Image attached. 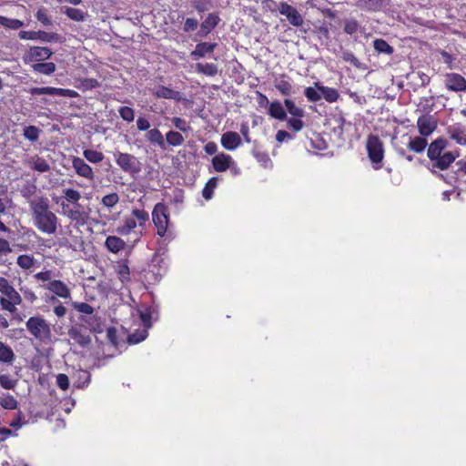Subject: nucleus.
<instances>
[{
	"label": "nucleus",
	"instance_id": "obj_45",
	"mask_svg": "<svg viewBox=\"0 0 466 466\" xmlns=\"http://www.w3.org/2000/svg\"><path fill=\"white\" fill-rule=\"evenodd\" d=\"M284 105L288 110V112L296 117H303L304 116V110L301 107H299L295 105L294 101L289 98H286L284 100Z\"/></svg>",
	"mask_w": 466,
	"mask_h": 466
},
{
	"label": "nucleus",
	"instance_id": "obj_60",
	"mask_svg": "<svg viewBox=\"0 0 466 466\" xmlns=\"http://www.w3.org/2000/svg\"><path fill=\"white\" fill-rule=\"evenodd\" d=\"M35 17L44 25H50L52 24V21H51L50 17L47 15V11L44 7L39 8L37 10V12L35 14Z\"/></svg>",
	"mask_w": 466,
	"mask_h": 466
},
{
	"label": "nucleus",
	"instance_id": "obj_18",
	"mask_svg": "<svg viewBox=\"0 0 466 466\" xmlns=\"http://www.w3.org/2000/svg\"><path fill=\"white\" fill-rule=\"evenodd\" d=\"M213 168L216 172H225L231 166L235 165V161L232 157L224 152L215 155L211 160Z\"/></svg>",
	"mask_w": 466,
	"mask_h": 466
},
{
	"label": "nucleus",
	"instance_id": "obj_23",
	"mask_svg": "<svg viewBox=\"0 0 466 466\" xmlns=\"http://www.w3.org/2000/svg\"><path fill=\"white\" fill-rule=\"evenodd\" d=\"M450 137L458 144L466 145V128L459 124L449 127Z\"/></svg>",
	"mask_w": 466,
	"mask_h": 466
},
{
	"label": "nucleus",
	"instance_id": "obj_15",
	"mask_svg": "<svg viewBox=\"0 0 466 466\" xmlns=\"http://www.w3.org/2000/svg\"><path fill=\"white\" fill-rule=\"evenodd\" d=\"M53 55L50 48L46 46H33L30 47L25 56V62H41L49 59Z\"/></svg>",
	"mask_w": 466,
	"mask_h": 466
},
{
	"label": "nucleus",
	"instance_id": "obj_3",
	"mask_svg": "<svg viewBox=\"0 0 466 466\" xmlns=\"http://www.w3.org/2000/svg\"><path fill=\"white\" fill-rule=\"evenodd\" d=\"M0 305L10 313L16 311V307L22 303V297L7 279L0 277Z\"/></svg>",
	"mask_w": 466,
	"mask_h": 466
},
{
	"label": "nucleus",
	"instance_id": "obj_30",
	"mask_svg": "<svg viewBox=\"0 0 466 466\" xmlns=\"http://www.w3.org/2000/svg\"><path fill=\"white\" fill-rule=\"evenodd\" d=\"M220 18L216 13H210L201 23L200 27L204 35L209 34L219 23Z\"/></svg>",
	"mask_w": 466,
	"mask_h": 466
},
{
	"label": "nucleus",
	"instance_id": "obj_10",
	"mask_svg": "<svg viewBox=\"0 0 466 466\" xmlns=\"http://www.w3.org/2000/svg\"><path fill=\"white\" fill-rule=\"evenodd\" d=\"M81 193L72 187L63 189L62 200L60 202L61 209L63 210V205L66 206L69 210H77L81 208H86L80 204Z\"/></svg>",
	"mask_w": 466,
	"mask_h": 466
},
{
	"label": "nucleus",
	"instance_id": "obj_56",
	"mask_svg": "<svg viewBox=\"0 0 466 466\" xmlns=\"http://www.w3.org/2000/svg\"><path fill=\"white\" fill-rule=\"evenodd\" d=\"M17 383L16 380L11 378L8 374L0 375V385L5 390H13L15 388Z\"/></svg>",
	"mask_w": 466,
	"mask_h": 466
},
{
	"label": "nucleus",
	"instance_id": "obj_24",
	"mask_svg": "<svg viewBox=\"0 0 466 466\" xmlns=\"http://www.w3.org/2000/svg\"><path fill=\"white\" fill-rule=\"evenodd\" d=\"M287 78L288 76L285 74L281 75L279 79L275 80L274 86L282 96H289L292 94L293 86Z\"/></svg>",
	"mask_w": 466,
	"mask_h": 466
},
{
	"label": "nucleus",
	"instance_id": "obj_25",
	"mask_svg": "<svg viewBox=\"0 0 466 466\" xmlns=\"http://www.w3.org/2000/svg\"><path fill=\"white\" fill-rule=\"evenodd\" d=\"M428 146L426 137L422 136L409 137L407 147L414 153H422Z\"/></svg>",
	"mask_w": 466,
	"mask_h": 466
},
{
	"label": "nucleus",
	"instance_id": "obj_53",
	"mask_svg": "<svg viewBox=\"0 0 466 466\" xmlns=\"http://www.w3.org/2000/svg\"><path fill=\"white\" fill-rule=\"evenodd\" d=\"M65 14L70 19L76 21V22L84 21V19H85V13L78 8L66 7Z\"/></svg>",
	"mask_w": 466,
	"mask_h": 466
},
{
	"label": "nucleus",
	"instance_id": "obj_20",
	"mask_svg": "<svg viewBox=\"0 0 466 466\" xmlns=\"http://www.w3.org/2000/svg\"><path fill=\"white\" fill-rule=\"evenodd\" d=\"M156 98L172 99L179 102L182 99L181 93L165 86H157L151 89Z\"/></svg>",
	"mask_w": 466,
	"mask_h": 466
},
{
	"label": "nucleus",
	"instance_id": "obj_7",
	"mask_svg": "<svg viewBox=\"0 0 466 466\" xmlns=\"http://www.w3.org/2000/svg\"><path fill=\"white\" fill-rule=\"evenodd\" d=\"M152 220L157 228V235L161 238L165 237L169 224V213L167 207L164 203L159 202L154 206Z\"/></svg>",
	"mask_w": 466,
	"mask_h": 466
},
{
	"label": "nucleus",
	"instance_id": "obj_27",
	"mask_svg": "<svg viewBox=\"0 0 466 466\" xmlns=\"http://www.w3.org/2000/svg\"><path fill=\"white\" fill-rule=\"evenodd\" d=\"M106 248L112 253H118L126 248V242L119 237L108 236L105 241Z\"/></svg>",
	"mask_w": 466,
	"mask_h": 466
},
{
	"label": "nucleus",
	"instance_id": "obj_36",
	"mask_svg": "<svg viewBox=\"0 0 466 466\" xmlns=\"http://www.w3.org/2000/svg\"><path fill=\"white\" fill-rule=\"evenodd\" d=\"M185 141L184 137L177 131L170 130L166 134V145L171 147H179L181 146Z\"/></svg>",
	"mask_w": 466,
	"mask_h": 466
},
{
	"label": "nucleus",
	"instance_id": "obj_62",
	"mask_svg": "<svg viewBox=\"0 0 466 466\" xmlns=\"http://www.w3.org/2000/svg\"><path fill=\"white\" fill-rule=\"evenodd\" d=\"M74 308L80 313L91 315L94 313V308L86 302H75Z\"/></svg>",
	"mask_w": 466,
	"mask_h": 466
},
{
	"label": "nucleus",
	"instance_id": "obj_55",
	"mask_svg": "<svg viewBox=\"0 0 466 466\" xmlns=\"http://www.w3.org/2000/svg\"><path fill=\"white\" fill-rule=\"evenodd\" d=\"M100 86L99 82L96 78H82L79 79L78 87L83 90H92Z\"/></svg>",
	"mask_w": 466,
	"mask_h": 466
},
{
	"label": "nucleus",
	"instance_id": "obj_43",
	"mask_svg": "<svg viewBox=\"0 0 466 466\" xmlns=\"http://www.w3.org/2000/svg\"><path fill=\"white\" fill-rule=\"evenodd\" d=\"M0 25L9 29L17 30L24 25V23L19 19L0 15Z\"/></svg>",
	"mask_w": 466,
	"mask_h": 466
},
{
	"label": "nucleus",
	"instance_id": "obj_63",
	"mask_svg": "<svg viewBox=\"0 0 466 466\" xmlns=\"http://www.w3.org/2000/svg\"><path fill=\"white\" fill-rule=\"evenodd\" d=\"M20 290L25 298V299L30 303H34L37 299V296L35 291L27 287L20 288Z\"/></svg>",
	"mask_w": 466,
	"mask_h": 466
},
{
	"label": "nucleus",
	"instance_id": "obj_51",
	"mask_svg": "<svg viewBox=\"0 0 466 466\" xmlns=\"http://www.w3.org/2000/svg\"><path fill=\"white\" fill-rule=\"evenodd\" d=\"M40 134V129L35 126H28L24 128V137L31 142H35Z\"/></svg>",
	"mask_w": 466,
	"mask_h": 466
},
{
	"label": "nucleus",
	"instance_id": "obj_16",
	"mask_svg": "<svg viewBox=\"0 0 466 466\" xmlns=\"http://www.w3.org/2000/svg\"><path fill=\"white\" fill-rule=\"evenodd\" d=\"M445 86L454 92L466 91V79L458 73L445 75Z\"/></svg>",
	"mask_w": 466,
	"mask_h": 466
},
{
	"label": "nucleus",
	"instance_id": "obj_17",
	"mask_svg": "<svg viewBox=\"0 0 466 466\" xmlns=\"http://www.w3.org/2000/svg\"><path fill=\"white\" fill-rule=\"evenodd\" d=\"M420 135L426 137L437 128V122L431 115H422L417 120Z\"/></svg>",
	"mask_w": 466,
	"mask_h": 466
},
{
	"label": "nucleus",
	"instance_id": "obj_28",
	"mask_svg": "<svg viewBox=\"0 0 466 466\" xmlns=\"http://www.w3.org/2000/svg\"><path fill=\"white\" fill-rule=\"evenodd\" d=\"M268 113L272 118L277 120L284 121L287 119V113L281 103L278 100L269 104Z\"/></svg>",
	"mask_w": 466,
	"mask_h": 466
},
{
	"label": "nucleus",
	"instance_id": "obj_1",
	"mask_svg": "<svg viewBox=\"0 0 466 466\" xmlns=\"http://www.w3.org/2000/svg\"><path fill=\"white\" fill-rule=\"evenodd\" d=\"M34 227L41 233L54 235L59 227V219L52 211L49 200L41 196L28 200Z\"/></svg>",
	"mask_w": 466,
	"mask_h": 466
},
{
	"label": "nucleus",
	"instance_id": "obj_12",
	"mask_svg": "<svg viewBox=\"0 0 466 466\" xmlns=\"http://www.w3.org/2000/svg\"><path fill=\"white\" fill-rule=\"evenodd\" d=\"M46 289L54 294L49 299L52 303L58 302L56 297L65 299L71 298L69 288L62 280L55 279L49 281L46 285Z\"/></svg>",
	"mask_w": 466,
	"mask_h": 466
},
{
	"label": "nucleus",
	"instance_id": "obj_54",
	"mask_svg": "<svg viewBox=\"0 0 466 466\" xmlns=\"http://www.w3.org/2000/svg\"><path fill=\"white\" fill-rule=\"evenodd\" d=\"M143 310H139V318L146 329H149L152 326L151 319L152 312L150 307H144Z\"/></svg>",
	"mask_w": 466,
	"mask_h": 466
},
{
	"label": "nucleus",
	"instance_id": "obj_57",
	"mask_svg": "<svg viewBox=\"0 0 466 466\" xmlns=\"http://www.w3.org/2000/svg\"><path fill=\"white\" fill-rule=\"evenodd\" d=\"M301 117H287V126L289 129L293 130L294 132L300 131L304 127V122L300 119Z\"/></svg>",
	"mask_w": 466,
	"mask_h": 466
},
{
	"label": "nucleus",
	"instance_id": "obj_39",
	"mask_svg": "<svg viewBox=\"0 0 466 466\" xmlns=\"http://www.w3.org/2000/svg\"><path fill=\"white\" fill-rule=\"evenodd\" d=\"M84 157L90 163L98 164L103 161L105 156L101 151L95 149H85L83 151Z\"/></svg>",
	"mask_w": 466,
	"mask_h": 466
},
{
	"label": "nucleus",
	"instance_id": "obj_41",
	"mask_svg": "<svg viewBox=\"0 0 466 466\" xmlns=\"http://www.w3.org/2000/svg\"><path fill=\"white\" fill-rule=\"evenodd\" d=\"M137 220L135 218L128 217L124 220V224L121 227L117 228V232L121 235H128L132 230L137 228Z\"/></svg>",
	"mask_w": 466,
	"mask_h": 466
},
{
	"label": "nucleus",
	"instance_id": "obj_52",
	"mask_svg": "<svg viewBox=\"0 0 466 466\" xmlns=\"http://www.w3.org/2000/svg\"><path fill=\"white\" fill-rule=\"evenodd\" d=\"M360 27V23L356 19L350 18L345 21L343 30L347 35H352L359 31Z\"/></svg>",
	"mask_w": 466,
	"mask_h": 466
},
{
	"label": "nucleus",
	"instance_id": "obj_21",
	"mask_svg": "<svg viewBox=\"0 0 466 466\" xmlns=\"http://www.w3.org/2000/svg\"><path fill=\"white\" fill-rule=\"evenodd\" d=\"M68 335L70 339L75 341V343L82 347L87 346L91 342L90 336L84 329L78 326H74L69 329Z\"/></svg>",
	"mask_w": 466,
	"mask_h": 466
},
{
	"label": "nucleus",
	"instance_id": "obj_42",
	"mask_svg": "<svg viewBox=\"0 0 466 466\" xmlns=\"http://www.w3.org/2000/svg\"><path fill=\"white\" fill-rule=\"evenodd\" d=\"M218 178L210 177L206 183L204 188L202 189V196L205 199L209 200L212 198L214 194V189L217 187Z\"/></svg>",
	"mask_w": 466,
	"mask_h": 466
},
{
	"label": "nucleus",
	"instance_id": "obj_61",
	"mask_svg": "<svg viewBox=\"0 0 466 466\" xmlns=\"http://www.w3.org/2000/svg\"><path fill=\"white\" fill-rule=\"evenodd\" d=\"M341 57L345 62L350 63L355 67H357V68L361 67V63L360 62V60L355 56V55L351 51L343 52Z\"/></svg>",
	"mask_w": 466,
	"mask_h": 466
},
{
	"label": "nucleus",
	"instance_id": "obj_8",
	"mask_svg": "<svg viewBox=\"0 0 466 466\" xmlns=\"http://www.w3.org/2000/svg\"><path fill=\"white\" fill-rule=\"evenodd\" d=\"M29 94L32 96L38 95H49V96H59L70 98H76L79 95L76 91L73 89H66L60 87H53V86H43V87H31L27 90Z\"/></svg>",
	"mask_w": 466,
	"mask_h": 466
},
{
	"label": "nucleus",
	"instance_id": "obj_34",
	"mask_svg": "<svg viewBox=\"0 0 466 466\" xmlns=\"http://www.w3.org/2000/svg\"><path fill=\"white\" fill-rule=\"evenodd\" d=\"M32 69L35 72H38L46 76H50L55 73L56 66L53 62H39L33 64Z\"/></svg>",
	"mask_w": 466,
	"mask_h": 466
},
{
	"label": "nucleus",
	"instance_id": "obj_5",
	"mask_svg": "<svg viewBox=\"0 0 466 466\" xmlns=\"http://www.w3.org/2000/svg\"><path fill=\"white\" fill-rule=\"evenodd\" d=\"M368 157L371 161L374 169L381 168V162L384 158V145L376 135H369L366 142Z\"/></svg>",
	"mask_w": 466,
	"mask_h": 466
},
{
	"label": "nucleus",
	"instance_id": "obj_64",
	"mask_svg": "<svg viewBox=\"0 0 466 466\" xmlns=\"http://www.w3.org/2000/svg\"><path fill=\"white\" fill-rule=\"evenodd\" d=\"M56 384L63 390H68V388H69V378H68V376L64 374V373H59L56 376Z\"/></svg>",
	"mask_w": 466,
	"mask_h": 466
},
{
	"label": "nucleus",
	"instance_id": "obj_40",
	"mask_svg": "<svg viewBox=\"0 0 466 466\" xmlns=\"http://www.w3.org/2000/svg\"><path fill=\"white\" fill-rule=\"evenodd\" d=\"M35 259L33 255L23 254L16 258L17 265L25 270L31 269L35 266Z\"/></svg>",
	"mask_w": 466,
	"mask_h": 466
},
{
	"label": "nucleus",
	"instance_id": "obj_9",
	"mask_svg": "<svg viewBox=\"0 0 466 466\" xmlns=\"http://www.w3.org/2000/svg\"><path fill=\"white\" fill-rule=\"evenodd\" d=\"M67 205H63V215L67 218L76 227H84L90 219V208L77 210H69Z\"/></svg>",
	"mask_w": 466,
	"mask_h": 466
},
{
	"label": "nucleus",
	"instance_id": "obj_47",
	"mask_svg": "<svg viewBox=\"0 0 466 466\" xmlns=\"http://www.w3.org/2000/svg\"><path fill=\"white\" fill-rule=\"evenodd\" d=\"M147 329H137L127 337V341L130 344H137L143 341L147 337Z\"/></svg>",
	"mask_w": 466,
	"mask_h": 466
},
{
	"label": "nucleus",
	"instance_id": "obj_2",
	"mask_svg": "<svg viewBox=\"0 0 466 466\" xmlns=\"http://www.w3.org/2000/svg\"><path fill=\"white\" fill-rule=\"evenodd\" d=\"M446 147L447 141L441 137L433 140L429 145L427 156L433 168L446 170L457 158L458 154L454 152H443Z\"/></svg>",
	"mask_w": 466,
	"mask_h": 466
},
{
	"label": "nucleus",
	"instance_id": "obj_26",
	"mask_svg": "<svg viewBox=\"0 0 466 466\" xmlns=\"http://www.w3.org/2000/svg\"><path fill=\"white\" fill-rule=\"evenodd\" d=\"M146 139L152 145L157 146L162 149H166L165 138L157 128L149 129L146 134Z\"/></svg>",
	"mask_w": 466,
	"mask_h": 466
},
{
	"label": "nucleus",
	"instance_id": "obj_33",
	"mask_svg": "<svg viewBox=\"0 0 466 466\" xmlns=\"http://www.w3.org/2000/svg\"><path fill=\"white\" fill-rule=\"evenodd\" d=\"M217 46V43L202 42L196 46L195 50L192 52V56L203 57L207 54L213 53Z\"/></svg>",
	"mask_w": 466,
	"mask_h": 466
},
{
	"label": "nucleus",
	"instance_id": "obj_14",
	"mask_svg": "<svg viewBox=\"0 0 466 466\" xmlns=\"http://www.w3.org/2000/svg\"><path fill=\"white\" fill-rule=\"evenodd\" d=\"M72 167L77 176L84 177L89 181H94L96 178L93 168L86 163V161L79 157H74L72 159Z\"/></svg>",
	"mask_w": 466,
	"mask_h": 466
},
{
	"label": "nucleus",
	"instance_id": "obj_29",
	"mask_svg": "<svg viewBox=\"0 0 466 466\" xmlns=\"http://www.w3.org/2000/svg\"><path fill=\"white\" fill-rule=\"evenodd\" d=\"M383 5V0H357L356 6L368 12H378Z\"/></svg>",
	"mask_w": 466,
	"mask_h": 466
},
{
	"label": "nucleus",
	"instance_id": "obj_48",
	"mask_svg": "<svg viewBox=\"0 0 466 466\" xmlns=\"http://www.w3.org/2000/svg\"><path fill=\"white\" fill-rule=\"evenodd\" d=\"M0 405L5 410H16L18 407V402L13 395L5 394L0 399Z\"/></svg>",
	"mask_w": 466,
	"mask_h": 466
},
{
	"label": "nucleus",
	"instance_id": "obj_58",
	"mask_svg": "<svg viewBox=\"0 0 466 466\" xmlns=\"http://www.w3.org/2000/svg\"><path fill=\"white\" fill-rule=\"evenodd\" d=\"M171 121L176 128L184 133H187L190 130L189 124L182 117L174 116Z\"/></svg>",
	"mask_w": 466,
	"mask_h": 466
},
{
	"label": "nucleus",
	"instance_id": "obj_31",
	"mask_svg": "<svg viewBox=\"0 0 466 466\" xmlns=\"http://www.w3.org/2000/svg\"><path fill=\"white\" fill-rule=\"evenodd\" d=\"M315 86L327 102L334 103L339 99V94L337 89L329 86H320L319 83H315Z\"/></svg>",
	"mask_w": 466,
	"mask_h": 466
},
{
	"label": "nucleus",
	"instance_id": "obj_49",
	"mask_svg": "<svg viewBox=\"0 0 466 466\" xmlns=\"http://www.w3.org/2000/svg\"><path fill=\"white\" fill-rule=\"evenodd\" d=\"M118 113H119V116L120 117L127 122V123H131L134 121L135 119V111L132 107L130 106H122L118 108Z\"/></svg>",
	"mask_w": 466,
	"mask_h": 466
},
{
	"label": "nucleus",
	"instance_id": "obj_59",
	"mask_svg": "<svg viewBox=\"0 0 466 466\" xmlns=\"http://www.w3.org/2000/svg\"><path fill=\"white\" fill-rule=\"evenodd\" d=\"M304 94L309 102H318L321 99V95L319 93V91L311 86L306 87Z\"/></svg>",
	"mask_w": 466,
	"mask_h": 466
},
{
	"label": "nucleus",
	"instance_id": "obj_38",
	"mask_svg": "<svg viewBox=\"0 0 466 466\" xmlns=\"http://www.w3.org/2000/svg\"><path fill=\"white\" fill-rule=\"evenodd\" d=\"M116 273L122 283L130 280V270L127 261H119L116 266Z\"/></svg>",
	"mask_w": 466,
	"mask_h": 466
},
{
	"label": "nucleus",
	"instance_id": "obj_22",
	"mask_svg": "<svg viewBox=\"0 0 466 466\" xmlns=\"http://www.w3.org/2000/svg\"><path fill=\"white\" fill-rule=\"evenodd\" d=\"M25 164L34 171L46 173L50 170L49 163L42 157L35 155L26 159Z\"/></svg>",
	"mask_w": 466,
	"mask_h": 466
},
{
	"label": "nucleus",
	"instance_id": "obj_37",
	"mask_svg": "<svg viewBox=\"0 0 466 466\" xmlns=\"http://www.w3.org/2000/svg\"><path fill=\"white\" fill-rule=\"evenodd\" d=\"M196 70L198 73L203 74L208 76H214L218 74V66L213 63H198L196 65Z\"/></svg>",
	"mask_w": 466,
	"mask_h": 466
},
{
	"label": "nucleus",
	"instance_id": "obj_44",
	"mask_svg": "<svg viewBox=\"0 0 466 466\" xmlns=\"http://www.w3.org/2000/svg\"><path fill=\"white\" fill-rule=\"evenodd\" d=\"M132 216L137 220V225L139 227H145L146 223L149 219V214L145 209L133 208Z\"/></svg>",
	"mask_w": 466,
	"mask_h": 466
},
{
	"label": "nucleus",
	"instance_id": "obj_6",
	"mask_svg": "<svg viewBox=\"0 0 466 466\" xmlns=\"http://www.w3.org/2000/svg\"><path fill=\"white\" fill-rule=\"evenodd\" d=\"M114 159L120 169L131 176L137 175L141 171V163L137 157L129 153L116 151Z\"/></svg>",
	"mask_w": 466,
	"mask_h": 466
},
{
	"label": "nucleus",
	"instance_id": "obj_4",
	"mask_svg": "<svg viewBox=\"0 0 466 466\" xmlns=\"http://www.w3.org/2000/svg\"><path fill=\"white\" fill-rule=\"evenodd\" d=\"M28 332L37 340L47 342L51 339L52 332L49 323L42 316L30 317L26 323Z\"/></svg>",
	"mask_w": 466,
	"mask_h": 466
},
{
	"label": "nucleus",
	"instance_id": "obj_11",
	"mask_svg": "<svg viewBox=\"0 0 466 466\" xmlns=\"http://www.w3.org/2000/svg\"><path fill=\"white\" fill-rule=\"evenodd\" d=\"M278 10L280 15H285L289 23L295 26L299 27L304 24V18L296 7L288 4L287 2H280L278 5Z\"/></svg>",
	"mask_w": 466,
	"mask_h": 466
},
{
	"label": "nucleus",
	"instance_id": "obj_35",
	"mask_svg": "<svg viewBox=\"0 0 466 466\" xmlns=\"http://www.w3.org/2000/svg\"><path fill=\"white\" fill-rule=\"evenodd\" d=\"M373 47L379 54L392 55L394 52V48L382 38L374 39Z\"/></svg>",
	"mask_w": 466,
	"mask_h": 466
},
{
	"label": "nucleus",
	"instance_id": "obj_32",
	"mask_svg": "<svg viewBox=\"0 0 466 466\" xmlns=\"http://www.w3.org/2000/svg\"><path fill=\"white\" fill-rule=\"evenodd\" d=\"M15 353L10 346L0 341V362L12 364L15 360Z\"/></svg>",
	"mask_w": 466,
	"mask_h": 466
},
{
	"label": "nucleus",
	"instance_id": "obj_46",
	"mask_svg": "<svg viewBox=\"0 0 466 466\" xmlns=\"http://www.w3.org/2000/svg\"><path fill=\"white\" fill-rule=\"evenodd\" d=\"M36 39L41 40L42 42H62L60 35L54 32H46V31H37Z\"/></svg>",
	"mask_w": 466,
	"mask_h": 466
},
{
	"label": "nucleus",
	"instance_id": "obj_13",
	"mask_svg": "<svg viewBox=\"0 0 466 466\" xmlns=\"http://www.w3.org/2000/svg\"><path fill=\"white\" fill-rule=\"evenodd\" d=\"M21 238L25 241V243L17 244V248L19 250H30L35 248V240L42 241L43 238L31 228L22 227L21 228Z\"/></svg>",
	"mask_w": 466,
	"mask_h": 466
},
{
	"label": "nucleus",
	"instance_id": "obj_19",
	"mask_svg": "<svg viewBox=\"0 0 466 466\" xmlns=\"http://www.w3.org/2000/svg\"><path fill=\"white\" fill-rule=\"evenodd\" d=\"M220 143L225 149L234 151L241 146L242 140L237 132L227 131L222 134Z\"/></svg>",
	"mask_w": 466,
	"mask_h": 466
},
{
	"label": "nucleus",
	"instance_id": "obj_50",
	"mask_svg": "<svg viewBox=\"0 0 466 466\" xmlns=\"http://www.w3.org/2000/svg\"><path fill=\"white\" fill-rule=\"evenodd\" d=\"M119 202V196L117 193L113 192L104 196L101 199V204L107 208H112Z\"/></svg>",
	"mask_w": 466,
	"mask_h": 466
}]
</instances>
